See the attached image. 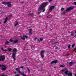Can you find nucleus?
Here are the masks:
<instances>
[{
  "mask_svg": "<svg viewBox=\"0 0 76 76\" xmlns=\"http://www.w3.org/2000/svg\"><path fill=\"white\" fill-rule=\"evenodd\" d=\"M71 35L73 36V35H74V34H73V33H71Z\"/></svg>",
  "mask_w": 76,
  "mask_h": 76,
  "instance_id": "34",
  "label": "nucleus"
},
{
  "mask_svg": "<svg viewBox=\"0 0 76 76\" xmlns=\"http://www.w3.org/2000/svg\"><path fill=\"white\" fill-rule=\"evenodd\" d=\"M9 44V42L8 41H7L6 42V44Z\"/></svg>",
  "mask_w": 76,
  "mask_h": 76,
  "instance_id": "28",
  "label": "nucleus"
},
{
  "mask_svg": "<svg viewBox=\"0 0 76 76\" xmlns=\"http://www.w3.org/2000/svg\"><path fill=\"white\" fill-rule=\"evenodd\" d=\"M2 70H3V71H4V70H6L7 69V67L5 66V65H2Z\"/></svg>",
  "mask_w": 76,
  "mask_h": 76,
  "instance_id": "6",
  "label": "nucleus"
},
{
  "mask_svg": "<svg viewBox=\"0 0 76 76\" xmlns=\"http://www.w3.org/2000/svg\"><path fill=\"white\" fill-rule=\"evenodd\" d=\"M8 20V18L7 17L5 18V21H4V23H6L7 22V21Z\"/></svg>",
  "mask_w": 76,
  "mask_h": 76,
  "instance_id": "10",
  "label": "nucleus"
},
{
  "mask_svg": "<svg viewBox=\"0 0 76 76\" xmlns=\"http://www.w3.org/2000/svg\"><path fill=\"white\" fill-rule=\"evenodd\" d=\"M10 42H13V40H12V39H11L10 40Z\"/></svg>",
  "mask_w": 76,
  "mask_h": 76,
  "instance_id": "27",
  "label": "nucleus"
},
{
  "mask_svg": "<svg viewBox=\"0 0 76 76\" xmlns=\"http://www.w3.org/2000/svg\"><path fill=\"white\" fill-rule=\"evenodd\" d=\"M48 4V3H42L38 9V10H43L44 7Z\"/></svg>",
  "mask_w": 76,
  "mask_h": 76,
  "instance_id": "1",
  "label": "nucleus"
},
{
  "mask_svg": "<svg viewBox=\"0 0 76 76\" xmlns=\"http://www.w3.org/2000/svg\"><path fill=\"white\" fill-rule=\"evenodd\" d=\"M8 50L9 51H12V49L9 48V49H8Z\"/></svg>",
  "mask_w": 76,
  "mask_h": 76,
  "instance_id": "24",
  "label": "nucleus"
},
{
  "mask_svg": "<svg viewBox=\"0 0 76 76\" xmlns=\"http://www.w3.org/2000/svg\"><path fill=\"white\" fill-rule=\"evenodd\" d=\"M27 69V70H29V68H28Z\"/></svg>",
  "mask_w": 76,
  "mask_h": 76,
  "instance_id": "46",
  "label": "nucleus"
},
{
  "mask_svg": "<svg viewBox=\"0 0 76 76\" xmlns=\"http://www.w3.org/2000/svg\"><path fill=\"white\" fill-rule=\"evenodd\" d=\"M42 40H43V39L41 38L40 39V41H42Z\"/></svg>",
  "mask_w": 76,
  "mask_h": 76,
  "instance_id": "30",
  "label": "nucleus"
},
{
  "mask_svg": "<svg viewBox=\"0 0 76 76\" xmlns=\"http://www.w3.org/2000/svg\"><path fill=\"white\" fill-rule=\"evenodd\" d=\"M47 18H48V16H47Z\"/></svg>",
  "mask_w": 76,
  "mask_h": 76,
  "instance_id": "48",
  "label": "nucleus"
},
{
  "mask_svg": "<svg viewBox=\"0 0 76 76\" xmlns=\"http://www.w3.org/2000/svg\"><path fill=\"white\" fill-rule=\"evenodd\" d=\"M39 13H40V12H38V14H39Z\"/></svg>",
  "mask_w": 76,
  "mask_h": 76,
  "instance_id": "45",
  "label": "nucleus"
},
{
  "mask_svg": "<svg viewBox=\"0 0 76 76\" xmlns=\"http://www.w3.org/2000/svg\"><path fill=\"white\" fill-rule=\"evenodd\" d=\"M29 31L30 34V35H32V32L31 31H32V29H29Z\"/></svg>",
  "mask_w": 76,
  "mask_h": 76,
  "instance_id": "11",
  "label": "nucleus"
},
{
  "mask_svg": "<svg viewBox=\"0 0 76 76\" xmlns=\"http://www.w3.org/2000/svg\"><path fill=\"white\" fill-rule=\"evenodd\" d=\"M2 66H3V65H0V67H2Z\"/></svg>",
  "mask_w": 76,
  "mask_h": 76,
  "instance_id": "39",
  "label": "nucleus"
},
{
  "mask_svg": "<svg viewBox=\"0 0 76 76\" xmlns=\"http://www.w3.org/2000/svg\"><path fill=\"white\" fill-rule=\"evenodd\" d=\"M45 11V9H44L43 10V12H44Z\"/></svg>",
  "mask_w": 76,
  "mask_h": 76,
  "instance_id": "35",
  "label": "nucleus"
},
{
  "mask_svg": "<svg viewBox=\"0 0 76 76\" xmlns=\"http://www.w3.org/2000/svg\"><path fill=\"white\" fill-rule=\"evenodd\" d=\"M1 50H2V51H5V52H6L7 51V50H4V49H3V48H1Z\"/></svg>",
  "mask_w": 76,
  "mask_h": 76,
  "instance_id": "20",
  "label": "nucleus"
},
{
  "mask_svg": "<svg viewBox=\"0 0 76 76\" xmlns=\"http://www.w3.org/2000/svg\"><path fill=\"white\" fill-rule=\"evenodd\" d=\"M18 41V39H15L14 40L13 42L14 43H16Z\"/></svg>",
  "mask_w": 76,
  "mask_h": 76,
  "instance_id": "15",
  "label": "nucleus"
},
{
  "mask_svg": "<svg viewBox=\"0 0 76 76\" xmlns=\"http://www.w3.org/2000/svg\"><path fill=\"white\" fill-rule=\"evenodd\" d=\"M19 75H15V76H19Z\"/></svg>",
  "mask_w": 76,
  "mask_h": 76,
  "instance_id": "38",
  "label": "nucleus"
},
{
  "mask_svg": "<svg viewBox=\"0 0 76 76\" xmlns=\"http://www.w3.org/2000/svg\"><path fill=\"white\" fill-rule=\"evenodd\" d=\"M41 56V57H42V58H44V55H43V54H40Z\"/></svg>",
  "mask_w": 76,
  "mask_h": 76,
  "instance_id": "22",
  "label": "nucleus"
},
{
  "mask_svg": "<svg viewBox=\"0 0 76 76\" xmlns=\"http://www.w3.org/2000/svg\"><path fill=\"white\" fill-rule=\"evenodd\" d=\"M28 71L29 72H30V70H29V69L28 70Z\"/></svg>",
  "mask_w": 76,
  "mask_h": 76,
  "instance_id": "44",
  "label": "nucleus"
},
{
  "mask_svg": "<svg viewBox=\"0 0 76 76\" xmlns=\"http://www.w3.org/2000/svg\"><path fill=\"white\" fill-rule=\"evenodd\" d=\"M74 9V7H71L68 8H67L66 10V12H69V11L70 10H72Z\"/></svg>",
  "mask_w": 76,
  "mask_h": 76,
  "instance_id": "5",
  "label": "nucleus"
},
{
  "mask_svg": "<svg viewBox=\"0 0 76 76\" xmlns=\"http://www.w3.org/2000/svg\"><path fill=\"white\" fill-rule=\"evenodd\" d=\"M60 67H64V65H60Z\"/></svg>",
  "mask_w": 76,
  "mask_h": 76,
  "instance_id": "26",
  "label": "nucleus"
},
{
  "mask_svg": "<svg viewBox=\"0 0 76 76\" xmlns=\"http://www.w3.org/2000/svg\"><path fill=\"white\" fill-rule=\"evenodd\" d=\"M2 4L5 5L7 4V5H8V7H11L12 6V5L11 4V3L10 2H2Z\"/></svg>",
  "mask_w": 76,
  "mask_h": 76,
  "instance_id": "3",
  "label": "nucleus"
},
{
  "mask_svg": "<svg viewBox=\"0 0 76 76\" xmlns=\"http://www.w3.org/2000/svg\"><path fill=\"white\" fill-rule=\"evenodd\" d=\"M19 25V22H17L15 24V26L16 27L17 25Z\"/></svg>",
  "mask_w": 76,
  "mask_h": 76,
  "instance_id": "16",
  "label": "nucleus"
},
{
  "mask_svg": "<svg viewBox=\"0 0 76 76\" xmlns=\"http://www.w3.org/2000/svg\"><path fill=\"white\" fill-rule=\"evenodd\" d=\"M39 41V42H40V41Z\"/></svg>",
  "mask_w": 76,
  "mask_h": 76,
  "instance_id": "50",
  "label": "nucleus"
},
{
  "mask_svg": "<svg viewBox=\"0 0 76 76\" xmlns=\"http://www.w3.org/2000/svg\"><path fill=\"white\" fill-rule=\"evenodd\" d=\"M65 13H66V12H64L63 14H64H64H65Z\"/></svg>",
  "mask_w": 76,
  "mask_h": 76,
  "instance_id": "40",
  "label": "nucleus"
},
{
  "mask_svg": "<svg viewBox=\"0 0 76 76\" xmlns=\"http://www.w3.org/2000/svg\"><path fill=\"white\" fill-rule=\"evenodd\" d=\"M48 1L49 2H51L53 1V0H48Z\"/></svg>",
  "mask_w": 76,
  "mask_h": 76,
  "instance_id": "33",
  "label": "nucleus"
},
{
  "mask_svg": "<svg viewBox=\"0 0 76 76\" xmlns=\"http://www.w3.org/2000/svg\"><path fill=\"white\" fill-rule=\"evenodd\" d=\"M21 75H23V76H27L26 75L24 74V72H23L22 73H21Z\"/></svg>",
  "mask_w": 76,
  "mask_h": 76,
  "instance_id": "18",
  "label": "nucleus"
},
{
  "mask_svg": "<svg viewBox=\"0 0 76 76\" xmlns=\"http://www.w3.org/2000/svg\"><path fill=\"white\" fill-rule=\"evenodd\" d=\"M57 61H58L57 60L52 61L50 62V64H54V63H56Z\"/></svg>",
  "mask_w": 76,
  "mask_h": 76,
  "instance_id": "9",
  "label": "nucleus"
},
{
  "mask_svg": "<svg viewBox=\"0 0 76 76\" xmlns=\"http://www.w3.org/2000/svg\"><path fill=\"white\" fill-rule=\"evenodd\" d=\"M56 44H57V42H55L54 43V45H56Z\"/></svg>",
  "mask_w": 76,
  "mask_h": 76,
  "instance_id": "42",
  "label": "nucleus"
},
{
  "mask_svg": "<svg viewBox=\"0 0 76 76\" xmlns=\"http://www.w3.org/2000/svg\"><path fill=\"white\" fill-rule=\"evenodd\" d=\"M23 38H22V37H21V39H23V40H25V38H28V36H26V35H25L24 34L23 35Z\"/></svg>",
  "mask_w": 76,
  "mask_h": 76,
  "instance_id": "7",
  "label": "nucleus"
},
{
  "mask_svg": "<svg viewBox=\"0 0 76 76\" xmlns=\"http://www.w3.org/2000/svg\"><path fill=\"white\" fill-rule=\"evenodd\" d=\"M72 48H73V47H75V45L73 44V45H72Z\"/></svg>",
  "mask_w": 76,
  "mask_h": 76,
  "instance_id": "25",
  "label": "nucleus"
},
{
  "mask_svg": "<svg viewBox=\"0 0 76 76\" xmlns=\"http://www.w3.org/2000/svg\"><path fill=\"white\" fill-rule=\"evenodd\" d=\"M54 7H55L54 6H51L49 8V10L50 11H51V10H53V9H54Z\"/></svg>",
  "mask_w": 76,
  "mask_h": 76,
  "instance_id": "8",
  "label": "nucleus"
},
{
  "mask_svg": "<svg viewBox=\"0 0 76 76\" xmlns=\"http://www.w3.org/2000/svg\"><path fill=\"white\" fill-rule=\"evenodd\" d=\"M24 67L23 66H22L21 67V69H23Z\"/></svg>",
  "mask_w": 76,
  "mask_h": 76,
  "instance_id": "37",
  "label": "nucleus"
},
{
  "mask_svg": "<svg viewBox=\"0 0 76 76\" xmlns=\"http://www.w3.org/2000/svg\"><path fill=\"white\" fill-rule=\"evenodd\" d=\"M5 59L4 55L1 56L0 57V61H3Z\"/></svg>",
  "mask_w": 76,
  "mask_h": 76,
  "instance_id": "4",
  "label": "nucleus"
},
{
  "mask_svg": "<svg viewBox=\"0 0 76 76\" xmlns=\"http://www.w3.org/2000/svg\"><path fill=\"white\" fill-rule=\"evenodd\" d=\"M64 8H61V12H62V11H63V10H64Z\"/></svg>",
  "mask_w": 76,
  "mask_h": 76,
  "instance_id": "23",
  "label": "nucleus"
},
{
  "mask_svg": "<svg viewBox=\"0 0 76 76\" xmlns=\"http://www.w3.org/2000/svg\"><path fill=\"white\" fill-rule=\"evenodd\" d=\"M20 37H21L20 36Z\"/></svg>",
  "mask_w": 76,
  "mask_h": 76,
  "instance_id": "49",
  "label": "nucleus"
},
{
  "mask_svg": "<svg viewBox=\"0 0 76 76\" xmlns=\"http://www.w3.org/2000/svg\"><path fill=\"white\" fill-rule=\"evenodd\" d=\"M68 76H72V73L71 72H69L68 74Z\"/></svg>",
  "mask_w": 76,
  "mask_h": 76,
  "instance_id": "12",
  "label": "nucleus"
},
{
  "mask_svg": "<svg viewBox=\"0 0 76 76\" xmlns=\"http://www.w3.org/2000/svg\"><path fill=\"white\" fill-rule=\"evenodd\" d=\"M73 62H69V65L70 66H72V65H73Z\"/></svg>",
  "mask_w": 76,
  "mask_h": 76,
  "instance_id": "17",
  "label": "nucleus"
},
{
  "mask_svg": "<svg viewBox=\"0 0 76 76\" xmlns=\"http://www.w3.org/2000/svg\"><path fill=\"white\" fill-rule=\"evenodd\" d=\"M44 50L41 51L40 52V54H42L43 53H44Z\"/></svg>",
  "mask_w": 76,
  "mask_h": 76,
  "instance_id": "21",
  "label": "nucleus"
},
{
  "mask_svg": "<svg viewBox=\"0 0 76 76\" xmlns=\"http://www.w3.org/2000/svg\"><path fill=\"white\" fill-rule=\"evenodd\" d=\"M20 68L19 67V68H16L15 69V70H16V71H17V72H19V71H20V69H19Z\"/></svg>",
  "mask_w": 76,
  "mask_h": 76,
  "instance_id": "13",
  "label": "nucleus"
},
{
  "mask_svg": "<svg viewBox=\"0 0 76 76\" xmlns=\"http://www.w3.org/2000/svg\"><path fill=\"white\" fill-rule=\"evenodd\" d=\"M17 51V50L15 49H12V52H14V53H12V57L13 58V59L14 60H16V58H15V54H16V51Z\"/></svg>",
  "mask_w": 76,
  "mask_h": 76,
  "instance_id": "2",
  "label": "nucleus"
},
{
  "mask_svg": "<svg viewBox=\"0 0 76 76\" xmlns=\"http://www.w3.org/2000/svg\"><path fill=\"white\" fill-rule=\"evenodd\" d=\"M2 76H4V75H2Z\"/></svg>",
  "mask_w": 76,
  "mask_h": 76,
  "instance_id": "47",
  "label": "nucleus"
},
{
  "mask_svg": "<svg viewBox=\"0 0 76 76\" xmlns=\"http://www.w3.org/2000/svg\"><path fill=\"white\" fill-rule=\"evenodd\" d=\"M36 39H37V38H35L34 39V40H36Z\"/></svg>",
  "mask_w": 76,
  "mask_h": 76,
  "instance_id": "41",
  "label": "nucleus"
},
{
  "mask_svg": "<svg viewBox=\"0 0 76 76\" xmlns=\"http://www.w3.org/2000/svg\"><path fill=\"white\" fill-rule=\"evenodd\" d=\"M68 48H70V45H68Z\"/></svg>",
  "mask_w": 76,
  "mask_h": 76,
  "instance_id": "31",
  "label": "nucleus"
},
{
  "mask_svg": "<svg viewBox=\"0 0 76 76\" xmlns=\"http://www.w3.org/2000/svg\"><path fill=\"white\" fill-rule=\"evenodd\" d=\"M68 72H69V71L68 70H66L64 72V73L65 74V75H67L68 73Z\"/></svg>",
  "mask_w": 76,
  "mask_h": 76,
  "instance_id": "14",
  "label": "nucleus"
},
{
  "mask_svg": "<svg viewBox=\"0 0 76 76\" xmlns=\"http://www.w3.org/2000/svg\"><path fill=\"white\" fill-rule=\"evenodd\" d=\"M74 3L76 6V2H74Z\"/></svg>",
  "mask_w": 76,
  "mask_h": 76,
  "instance_id": "36",
  "label": "nucleus"
},
{
  "mask_svg": "<svg viewBox=\"0 0 76 76\" xmlns=\"http://www.w3.org/2000/svg\"><path fill=\"white\" fill-rule=\"evenodd\" d=\"M9 16L10 17H12V16H13V15H12V14H10V15H9Z\"/></svg>",
  "mask_w": 76,
  "mask_h": 76,
  "instance_id": "32",
  "label": "nucleus"
},
{
  "mask_svg": "<svg viewBox=\"0 0 76 76\" xmlns=\"http://www.w3.org/2000/svg\"><path fill=\"white\" fill-rule=\"evenodd\" d=\"M67 69L65 68L64 69H62L61 70V71L62 72H64V71H65V70H66Z\"/></svg>",
  "mask_w": 76,
  "mask_h": 76,
  "instance_id": "19",
  "label": "nucleus"
},
{
  "mask_svg": "<svg viewBox=\"0 0 76 76\" xmlns=\"http://www.w3.org/2000/svg\"><path fill=\"white\" fill-rule=\"evenodd\" d=\"M30 15H31V16H32L33 15H34V14L32 13H31V14H30Z\"/></svg>",
  "mask_w": 76,
  "mask_h": 76,
  "instance_id": "29",
  "label": "nucleus"
},
{
  "mask_svg": "<svg viewBox=\"0 0 76 76\" xmlns=\"http://www.w3.org/2000/svg\"><path fill=\"white\" fill-rule=\"evenodd\" d=\"M18 72H19V73H20V71H18Z\"/></svg>",
  "mask_w": 76,
  "mask_h": 76,
  "instance_id": "43",
  "label": "nucleus"
}]
</instances>
